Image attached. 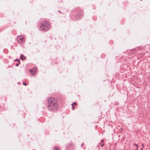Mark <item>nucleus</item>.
Masks as SVG:
<instances>
[{"label":"nucleus","mask_w":150,"mask_h":150,"mask_svg":"<svg viewBox=\"0 0 150 150\" xmlns=\"http://www.w3.org/2000/svg\"><path fill=\"white\" fill-rule=\"evenodd\" d=\"M137 149H136V150H138V146L137 147Z\"/></svg>","instance_id":"obj_20"},{"label":"nucleus","mask_w":150,"mask_h":150,"mask_svg":"<svg viewBox=\"0 0 150 150\" xmlns=\"http://www.w3.org/2000/svg\"><path fill=\"white\" fill-rule=\"evenodd\" d=\"M20 59L22 60H25L26 59V57H25L23 55L21 54L20 56Z\"/></svg>","instance_id":"obj_8"},{"label":"nucleus","mask_w":150,"mask_h":150,"mask_svg":"<svg viewBox=\"0 0 150 150\" xmlns=\"http://www.w3.org/2000/svg\"><path fill=\"white\" fill-rule=\"evenodd\" d=\"M50 26L49 22L47 21H45L40 24L39 28L40 30L46 31L50 28Z\"/></svg>","instance_id":"obj_2"},{"label":"nucleus","mask_w":150,"mask_h":150,"mask_svg":"<svg viewBox=\"0 0 150 150\" xmlns=\"http://www.w3.org/2000/svg\"><path fill=\"white\" fill-rule=\"evenodd\" d=\"M73 147V144L71 143H69L67 145V148H70L71 147Z\"/></svg>","instance_id":"obj_7"},{"label":"nucleus","mask_w":150,"mask_h":150,"mask_svg":"<svg viewBox=\"0 0 150 150\" xmlns=\"http://www.w3.org/2000/svg\"><path fill=\"white\" fill-rule=\"evenodd\" d=\"M123 129V128L122 127H121V128H120V130H122Z\"/></svg>","instance_id":"obj_21"},{"label":"nucleus","mask_w":150,"mask_h":150,"mask_svg":"<svg viewBox=\"0 0 150 150\" xmlns=\"http://www.w3.org/2000/svg\"><path fill=\"white\" fill-rule=\"evenodd\" d=\"M17 40L18 43L20 44L25 42V39L22 35L18 36L17 37Z\"/></svg>","instance_id":"obj_4"},{"label":"nucleus","mask_w":150,"mask_h":150,"mask_svg":"<svg viewBox=\"0 0 150 150\" xmlns=\"http://www.w3.org/2000/svg\"><path fill=\"white\" fill-rule=\"evenodd\" d=\"M72 109L73 110H74L75 109V107L74 106H72Z\"/></svg>","instance_id":"obj_17"},{"label":"nucleus","mask_w":150,"mask_h":150,"mask_svg":"<svg viewBox=\"0 0 150 150\" xmlns=\"http://www.w3.org/2000/svg\"><path fill=\"white\" fill-rule=\"evenodd\" d=\"M104 143L103 144H102L100 145V146L101 147H102L103 146H104Z\"/></svg>","instance_id":"obj_16"},{"label":"nucleus","mask_w":150,"mask_h":150,"mask_svg":"<svg viewBox=\"0 0 150 150\" xmlns=\"http://www.w3.org/2000/svg\"><path fill=\"white\" fill-rule=\"evenodd\" d=\"M104 141L103 140H101V143H102L104 142Z\"/></svg>","instance_id":"obj_19"},{"label":"nucleus","mask_w":150,"mask_h":150,"mask_svg":"<svg viewBox=\"0 0 150 150\" xmlns=\"http://www.w3.org/2000/svg\"><path fill=\"white\" fill-rule=\"evenodd\" d=\"M77 105V103L75 102H73L72 104H71V106H76Z\"/></svg>","instance_id":"obj_9"},{"label":"nucleus","mask_w":150,"mask_h":150,"mask_svg":"<svg viewBox=\"0 0 150 150\" xmlns=\"http://www.w3.org/2000/svg\"><path fill=\"white\" fill-rule=\"evenodd\" d=\"M47 108L49 110L54 112L57 110L59 107L57 99L53 97H50L47 99Z\"/></svg>","instance_id":"obj_1"},{"label":"nucleus","mask_w":150,"mask_h":150,"mask_svg":"<svg viewBox=\"0 0 150 150\" xmlns=\"http://www.w3.org/2000/svg\"><path fill=\"white\" fill-rule=\"evenodd\" d=\"M23 84L25 86L27 85V84L25 82H23Z\"/></svg>","instance_id":"obj_15"},{"label":"nucleus","mask_w":150,"mask_h":150,"mask_svg":"<svg viewBox=\"0 0 150 150\" xmlns=\"http://www.w3.org/2000/svg\"><path fill=\"white\" fill-rule=\"evenodd\" d=\"M83 16V12L81 10H80L75 15V17L77 19H80Z\"/></svg>","instance_id":"obj_3"},{"label":"nucleus","mask_w":150,"mask_h":150,"mask_svg":"<svg viewBox=\"0 0 150 150\" xmlns=\"http://www.w3.org/2000/svg\"><path fill=\"white\" fill-rule=\"evenodd\" d=\"M54 150H59V149L57 146H56L54 147Z\"/></svg>","instance_id":"obj_10"},{"label":"nucleus","mask_w":150,"mask_h":150,"mask_svg":"<svg viewBox=\"0 0 150 150\" xmlns=\"http://www.w3.org/2000/svg\"><path fill=\"white\" fill-rule=\"evenodd\" d=\"M144 53H139L137 55V57L138 58V59H141V58H142L143 57H144Z\"/></svg>","instance_id":"obj_6"},{"label":"nucleus","mask_w":150,"mask_h":150,"mask_svg":"<svg viewBox=\"0 0 150 150\" xmlns=\"http://www.w3.org/2000/svg\"><path fill=\"white\" fill-rule=\"evenodd\" d=\"M55 64H57V62H55Z\"/></svg>","instance_id":"obj_24"},{"label":"nucleus","mask_w":150,"mask_h":150,"mask_svg":"<svg viewBox=\"0 0 150 150\" xmlns=\"http://www.w3.org/2000/svg\"><path fill=\"white\" fill-rule=\"evenodd\" d=\"M141 150H143V148L142 147V149H141Z\"/></svg>","instance_id":"obj_22"},{"label":"nucleus","mask_w":150,"mask_h":150,"mask_svg":"<svg viewBox=\"0 0 150 150\" xmlns=\"http://www.w3.org/2000/svg\"><path fill=\"white\" fill-rule=\"evenodd\" d=\"M37 70V68L35 67L32 68L31 69L30 71V72L31 74L32 75H34L35 74V73L36 72Z\"/></svg>","instance_id":"obj_5"},{"label":"nucleus","mask_w":150,"mask_h":150,"mask_svg":"<svg viewBox=\"0 0 150 150\" xmlns=\"http://www.w3.org/2000/svg\"><path fill=\"white\" fill-rule=\"evenodd\" d=\"M136 50L134 49V50H132V52H136Z\"/></svg>","instance_id":"obj_13"},{"label":"nucleus","mask_w":150,"mask_h":150,"mask_svg":"<svg viewBox=\"0 0 150 150\" xmlns=\"http://www.w3.org/2000/svg\"><path fill=\"white\" fill-rule=\"evenodd\" d=\"M133 145H134L135 146H136V147H137V146H138V145H137V144H135V143L133 144Z\"/></svg>","instance_id":"obj_14"},{"label":"nucleus","mask_w":150,"mask_h":150,"mask_svg":"<svg viewBox=\"0 0 150 150\" xmlns=\"http://www.w3.org/2000/svg\"><path fill=\"white\" fill-rule=\"evenodd\" d=\"M15 61H18V62H20V61L19 59H16L15 60Z\"/></svg>","instance_id":"obj_12"},{"label":"nucleus","mask_w":150,"mask_h":150,"mask_svg":"<svg viewBox=\"0 0 150 150\" xmlns=\"http://www.w3.org/2000/svg\"><path fill=\"white\" fill-rule=\"evenodd\" d=\"M142 147L143 148L144 146V144H142Z\"/></svg>","instance_id":"obj_18"},{"label":"nucleus","mask_w":150,"mask_h":150,"mask_svg":"<svg viewBox=\"0 0 150 150\" xmlns=\"http://www.w3.org/2000/svg\"><path fill=\"white\" fill-rule=\"evenodd\" d=\"M20 62H18V63H17V64H16V66H18L20 64Z\"/></svg>","instance_id":"obj_11"},{"label":"nucleus","mask_w":150,"mask_h":150,"mask_svg":"<svg viewBox=\"0 0 150 150\" xmlns=\"http://www.w3.org/2000/svg\"><path fill=\"white\" fill-rule=\"evenodd\" d=\"M149 35H150V32H149Z\"/></svg>","instance_id":"obj_23"}]
</instances>
